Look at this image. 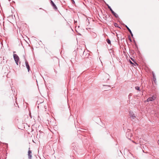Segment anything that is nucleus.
<instances>
[{"label": "nucleus", "mask_w": 159, "mask_h": 159, "mask_svg": "<svg viewBox=\"0 0 159 159\" xmlns=\"http://www.w3.org/2000/svg\"><path fill=\"white\" fill-rule=\"evenodd\" d=\"M156 99V97L155 96H152L149 97L147 99V102H148L149 101H151L154 100Z\"/></svg>", "instance_id": "obj_5"}, {"label": "nucleus", "mask_w": 159, "mask_h": 159, "mask_svg": "<svg viewBox=\"0 0 159 159\" xmlns=\"http://www.w3.org/2000/svg\"><path fill=\"white\" fill-rule=\"evenodd\" d=\"M158 144L159 145V140H158Z\"/></svg>", "instance_id": "obj_20"}, {"label": "nucleus", "mask_w": 159, "mask_h": 159, "mask_svg": "<svg viewBox=\"0 0 159 159\" xmlns=\"http://www.w3.org/2000/svg\"><path fill=\"white\" fill-rule=\"evenodd\" d=\"M72 1V2L73 3H75V2L74 0H71Z\"/></svg>", "instance_id": "obj_14"}, {"label": "nucleus", "mask_w": 159, "mask_h": 159, "mask_svg": "<svg viewBox=\"0 0 159 159\" xmlns=\"http://www.w3.org/2000/svg\"><path fill=\"white\" fill-rule=\"evenodd\" d=\"M135 88L136 89L138 90H139V87L138 86H137L135 87Z\"/></svg>", "instance_id": "obj_11"}, {"label": "nucleus", "mask_w": 159, "mask_h": 159, "mask_svg": "<svg viewBox=\"0 0 159 159\" xmlns=\"http://www.w3.org/2000/svg\"><path fill=\"white\" fill-rule=\"evenodd\" d=\"M113 15L115 16L116 18H118L119 17L118 15L116 13H115Z\"/></svg>", "instance_id": "obj_9"}, {"label": "nucleus", "mask_w": 159, "mask_h": 159, "mask_svg": "<svg viewBox=\"0 0 159 159\" xmlns=\"http://www.w3.org/2000/svg\"><path fill=\"white\" fill-rule=\"evenodd\" d=\"M126 137L129 139L132 136V134L129 131H128L126 132Z\"/></svg>", "instance_id": "obj_3"}, {"label": "nucleus", "mask_w": 159, "mask_h": 159, "mask_svg": "<svg viewBox=\"0 0 159 159\" xmlns=\"http://www.w3.org/2000/svg\"><path fill=\"white\" fill-rule=\"evenodd\" d=\"M28 155L29 159H31L32 158V151L30 150V148H29L28 152Z\"/></svg>", "instance_id": "obj_4"}, {"label": "nucleus", "mask_w": 159, "mask_h": 159, "mask_svg": "<svg viewBox=\"0 0 159 159\" xmlns=\"http://www.w3.org/2000/svg\"><path fill=\"white\" fill-rule=\"evenodd\" d=\"M15 52H14V53L13 55V58L16 65H18V63L20 60V59L18 55L14 53Z\"/></svg>", "instance_id": "obj_1"}, {"label": "nucleus", "mask_w": 159, "mask_h": 159, "mask_svg": "<svg viewBox=\"0 0 159 159\" xmlns=\"http://www.w3.org/2000/svg\"><path fill=\"white\" fill-rule=\"evenodd\" d=\"M129 116L131 118L132 120L134 119L136 117V116H135L133 112L132 111H130L129 112Z\"/></svg>", "instance_id": "obj_2"}, {"label": "nucleus", "mask_w": 159, "mask_h": 159, "mask_svg": "<svg viewBox=\"0 0 159 159\" xmlns=\"http://www.w3.org/2000/svg\"><path fill=\"white\" fill-rule=\"evenodd\" d=\"M111 12L113 14L115 12L113 11H112Z\"/></svg>", "instance_id": "obj_15"}, {"label": "nucleus", "mask_w": 159, "mask_h": 159, "mask_svg": "<svg viewBox=\"0 0 159 159\" xmlns=\"http://www.w3.org/2000/svg\"><path fill=\"white\" fill-rule=\"evenodd\" d=\"M110 10L111 11V12L113 11V10L111 8H110Z\"/></svg>", "instance_id": "obj_16"}, {"label": "nucleus", "mask_w": 159, "mask_h": 159, "mask_svg": "<svg viewBox=\"0 0 159 159\" xmlns=\"http://www.w3.org/2000/svg\"><path fill=\"white\" fill-rule=\"evenodd\" d=\"M131 34V35L132 36H133V34L132 33V32H131V33H130Z\"/></svg>", "instance_id": "obj_18"}, {"label": "nucleus", "mask_w": 159, "mask_h": 159, "mask_svg": "<svg viewBox=\"0 0 159 159\" xmlns=\"http://www.w3.org/2000/svg\"><path fill=\"white\" fill-rule=\"evenodd\" d=\"M110 10L111 11V12L113 11V10L111 8H110Z\"/></svg>", "instance_id": "obj_17"}, {"label": "nucleus", "mask_w": 159, "mask_h": 159, "mask_svg": "<svg viewBox=\"0 0 159 159\" xmlns=\"http://www.w3.org/2000/svg\"><path fill=\"white\" fill-rule=\"evenodd\" d=\"M130 63L132 64H133V63H132V62L131 61H130Z\"/></svg>", "instance_id": "obj_19"}, {"label": "nucleus", "mask_w": 159, "mask_h": 159, "mask_svg": "<svg viewBox=\"0 0 159 159\" xmlns=\"http://www.w3.org/2000/svg\"><path fill=\"white\" fill-rule=\"evenodd\" d=\"M50 3L54 9L55 10H57V8L52 0H51Z\"/></svg>", "instance_id": "obj_6"}, {"label": "nucleus", "mask_w": 159, "mask_h": 159, "mask_svg": "<svg viewBox=\"0 0 159 159\" xmlns=\"http://www.w3.org/2000/svg\"><path fill=\"white\" fill-rule=\"evenodd\" d=\"M125 26L126 28L129 31V33H131V31L129 29V28L126 25H125Z\"/></svg>", "instance_id": "obj_8"}, {"label": "nucleus", "mask_w": 159, "mask_h": 159, "mask_svg": "<svg viewBox=\"0 0 159 159\" xmlns=\"http://www.w3.org/2000/svg\"><path fill=\"white\" fill-rule=\"evenodd\" d=\"M114 25H115V27H118V25L117 23H114Z\"/></svg>", "instance_id": "obj_12"}, {"label": "nucleus", "mask_w": 159, "mask_h": 159, "mask_svg": "<svg viewBox=\"0 0 159 159\" xmlns=\"http://www.w3.org/2000/svg\"><path fill=\"white\" fill-rule=\"evenodd\" d=\"M107 6H108V7L109 9H110V8H111V7L109 6L108 4H107Z\"/></svg>", "instance_id": "obj_13"}, {"label": "nucleus", "mask_w": 159, "mask_h": 159, "mask_svg": "<svg viewBox=\"0 0 159 159\" xmlns=\"http://www.w3.org/2000/svg\"><path fill=\"white\" fill-rule=\"evenodd\" d=\"M25 63L26 66L28 69V71L29 72L30 71V67L29 65L28 62L26 59H25Z\"/></svg>", "instance_id": "obj_7"}, {"label": "nucleus", "mask_w": 159, "mask_h": 159, "mask_svg": "<svg viewBox=\"0 0 159 159\" xmlns=\"http://www.w3.org/2000/svg\"><path fill=\"white\" fill-rule=\"evenodd\" d=\"M107 43L109 44H111V41L109 39H107Z\"/></svg>", "instance_id": "obj_10"}]
</instances>
